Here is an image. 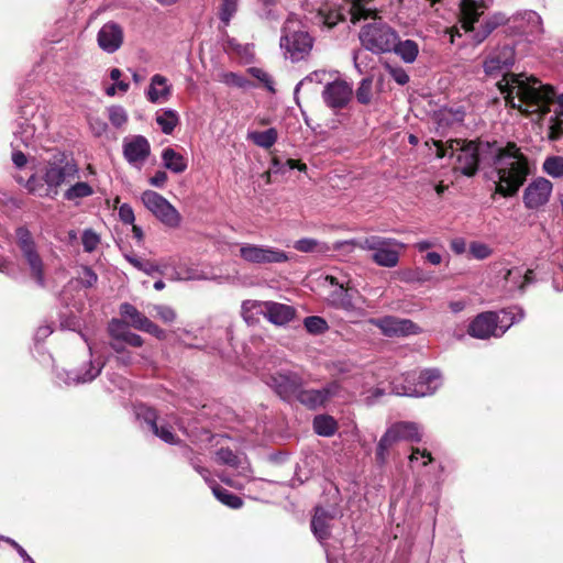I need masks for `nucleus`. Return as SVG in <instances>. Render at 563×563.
Returning <instances> with one entry per match:
<instances>
[{
  "label": "nucleus",
  "mask_w": 563,
  "mask_h": 563,
  "mask_svg": "<svg viewBox=\"0 0 563 563\" xmlns=\"http://www.w3.org/2000/svg\"><path fill=\"white\" fill-rule=\"evenodd\" d=\"M393 429H396V434L399 441H415L421 440V433L419 427L413 422H397L394 423Z\"/></svg>",
  "instance_id": "obj_38"
},
{
  "label": "nucleus",
  "mask_w": 563,
  "mask_h": 563,
  "mask_svg": "<svg viewBox=\"0 0 563 563\" xmlns=\"http://www.w3.org/2000/svg\"><path fill=\"white\" fill-rule=\"evenodd\" d=\"M104 362L100 360L90 358L87 363H85L81 367L65 372V377H59L64 380L66 385H79L92 382L97 378L102 368L104 367Z\"/></svg>",
  "instance_id": "obj_22"
},
{
  "label": "nucleus",
  "mask_w": 563,
  "mask_h": 563,
  "mask_svg": "<svg viewBox=\"0 0 563 563\" xmlns=\"http://www.w3.org/2000/svg\"><path fill=\"white\" fill-rule=\"evenodd\" d=\"M294 247L302 253H311V252H321L325 253L331 250V247L325 244L321 243L316 239L311 238H303L295 242Z\"/></svg>",
  "instance_id": "obj_40"
},
{
  "label": "nucleus",
  "mask_w": 563,
  "mask_h": 563,
  "mask_svg": "<svg viewBox=\"0 0 563 563\" xmlns=\"http://www.w3.org/2000/svg\"><path fill=\"white\" fill-rule=\"evenodd\" d=\"M249 137L257 145L264 148L272 147L277 140V132L275 129H268L262 132H252Z\"/></svg>",
  "instance_id": "obj_43"
},
{
  "label": "nucleus",
  "mask_w": 563,
  "mask_h": 563,
  "mask_svg": "<svg viewBox=\"0 0 563 563\" xmlns=\"http://www.w3.org/2000/svg\"><path fill=\"white\" fill-rule=\"evenodd\" d=\"M341 397H343V388L338 380H333L320 389L301 387L296 399L309 409H317L325 406L329 400Z\"/></svg>",
  "instance_id": "obj_14"
},
{
  "label": "nucleus",
  "mask_w": 563,
  "mask_h": 563,
  "mask_svg": "<svg viewBox=\"0 0 563 563\" xmlns=\"http://www.w3.org/2000/svg\"><path fill=\"white\" fill-rule=\"evenodd\" d=\"M155 120L164 134H172L179 123V115L173 109H165L156 113Z\"/></svg>",
  "instance_id": "obj_36"
},
{
  "label": "nucleus",
  "mask_w": 563,
  "mask_h": 563,
  "mask_svg": "<svg viewBox=\"0 0 563 563\" xmlns=\"http://www.w3.org/2000/svg\"><path fill=\"white\" fill-rule=\"evenodd\" d=\"M142 202L156 219L164 225L177 228L181 222V216L177 209L162 195L153 190H145L142 194Z\"/></svg>",
  "instance_id": "obj_10"
},
{
  "label": "nucleus",
  "mask_w": 563,
  "mask_h": 563,
  "mask_svg": "<svg viewBox=\"0 0 563 563\" xmlns=\"http://www.w3.org/2000/svg\"><path fill=\"white\" fill-rule=\"evenodd\" d=\"M356 100L362 104H368L373 97V79L365 77L361 80L355 92Z\"/></svg>",
  "instance_id": "obj_45"
},
{
  "label": "nucleus",
  "mask_w": 563,
  "mask_h": 563,
  "mask_svg": "<svg viewBox=\"0 0 563 563\" xmlns=\"http://www.w3.org/2000/svg\"><path fill=\"white\" fill-rule=\"evenodd\" d=\"M15 236L18 246L25 264L29 267L31 277L40 287L44 288L46 286L44 264L30 231L20 227L15 231Z\"/></svg>",
  "instance_id": "obj_9"
},
{
  "label": "nucleus",
  "mask_w": 563,
  "mask_h": 563,
  "mask_svg": "<svg viewBox=\"0 0 563 563\" xmlns=\"http://www.w3.org/2000/svg\"><path fill=\"white\" fill-rule=\"evenodd\" d=\"M496 283L509 296L523 294L526 287L534 282L533 269L525 265L495 264Z\"/></svg>",
  "instance_id": "obj_6"
},
{
  "label": "nucleus",
  "mask_w": 563,
  "mask_h": 563,
  "mask_svg": "<svg viewBox=\"0 0 563 563\" xmlns=\"http://www.w3.org/2000/svg\"><path fill=\"white\" fill-rule=\"evenodd\" d=\"M108 117L111 124L115 128H122L128 122V113L121 106L108 108Z\"/></svg>",
  "instance_id": "obj_48"
},
{
  "label": "nucleus",
  "mask_w": 563,
  "mask_h": 563,
  "mask_svg": "<svg viewBox=\"0 0 563 563\" xmlns=\"http://www.w3.org/2000/svg\"><path fill=\"white\" fill-rule=\"evenodd\" d=\"M525 312L519 307H512L500 312H482L468 325V334L486 340L492 336L500 338L514 323L523 319Z\"/></svg>",
  "instance_id": "obj_4"
},
{
  "label": "nucleus",
  "mask_w": 563,
  "mask_h": 563,
  "mask_svg": "<svg viewBox=\"0 0 563 563\" xmlns=\"http://www.w3.org/2000/svg\"><path fill=\"white\" fill-rule=\"evenodd\" d=\"M511 23L512 24V16L507 18L501 12H496L492 14L482 26V30L476 32L474 34V41L476 44L482 43L495 29H497L500 25Z\"/></svg>",
  "instance_id": "obj_32"
},
{
  "label": "nucleus",
  "mask_w": 563,
  "mask_h": 563,
  "mask_svg": "<svg viewBox=\"0 0 563 563\" xmlns=\"http://www.w3.org/2000/svg\"><path fill=\"white\" fill-rule=\"evenodd\" d=\"M162 161L165 168L175 174H181L187 169L188 163L184 155L172 147H166L162 152Z\"/></svg>",
  "instance_id": "obj_31"
},
{
  "label": "nucleus",
  "mask_w": 563,
  "mask_h": 563,
  "mask_svg": "<svg viewBox=\"0 0 563 563\" xmlns=\"http://www.w3.org/2000/svg\"><path fill=\"white\" fill-rule=\"evenodd\" d=\"M498 88L506 103L522 113H553L548 120V139L551 142L563 140V93L556 96L551 86L543 85L538 78L523 73L506 74L498 81Z\"/></svg>",
  "instance_id": "obj_2"
},
{
  "label": "nucleus",
  "mask_w": 563,
  "mask_h": 563,
  "mask_svg": "<svg viewBox=\"0 0 563 563\" xmlns=\"http://www.w3.org/2000/svg\"><path fill=\"white\" fill-rule=\"evenodd\" d=\"M239 255L246 263L255 265L280 264L289 260L285 251L268 245L252 243L240 244Z\"/></svg>",
  "instance_id": "obj_11"
},
{
  "label": "nucleus",
  "mask_w": 563,
  "mask_h": 563,
  "mask_svg": "<svg viewBox=\"0 0 563 563\" xmlns=\"http://www.w3.org/2000/svg\"><path fill=\"white\" fill-rule=\"evenodd\" d=\"M267 384L283 398L297 397L303 385L302 378L292 372H278L272 375Z\"/></svg>",
  "instance_id": "obj_16"
},
{
  "label": "nucleus",
  "mask_w": 563,
  "mask_h": 563,
  "mask_svg": "<svg viewBox=\"0 0 563 563\" xmlns=\"http://www.w3.org/2000/svg\"><path fill=\"white\" fill-rule=\"evenodd\" d=\"M405 63H413L418 56V44L412 40L398 41L395 43L393 49Z\"/></svg>",
  "instance_id": "obj_37"
},
{
  "label": "nucleus",
  "mask_w": 563,
  "mask_h": 563,
  "mask_svg": "<svg viewBox=\"0 0 563 563\" xmlns=\"http://www.w3.org/2000/svg\"><path fill=\"white\" fill-rule=\"evenodd\" d=\"M223 81L227 85L235 86V87H239V88H250V87H252V84L246 78H244L243 76H241V75H239L236 73H228V74H225Z\"/></svg>",
  "instance_id": "obj_59"
},
{
  "label": "nucleus",
  "mask_w": 563,
  "mask_h": 563,
  "mask_svg": "<svg viewBox=\"0 0 563 563\" xmlns=\"http://www.w3.org/2000/svg\"><path fill=\"white\" fill-rule=\"evenodd\" d=\"M434 145L437 156L455 157L454 168L465 176L475 175L479 161L492 162L494 170L490 178L496 185V192L504 197L514 196L529 174L527 158L516 144L509 143L500 147L496 143L454 139L446 142L434 141Z\"/></svg>",
  "instance_id": "obj_1"
},
{
  "label": "nucleus",
  "mask_w": 563,
  "mask_h": 563,
  "mask_svg": "<svg viewBox=\"0 0 563 563\" xmlns=\"http://www.w3.org/2000/svg\"><path fill=\"white\" fill-rule=\"evenodd\" d=\"M227 49L230 51V52H234L236 53L239 56L243 57V58H249L252 56L253 54V46L252 45H242L240 43H238L234 38H229L227 41V45H225Z\"/></svg>",
  "instance_id": "obj_53"
},
{
  "label": "nucleus",
  "mask_w": 563,
  "mask_h": 563,
  "mask_svg": "<svg viewBox=\"0 0 563 563\" xmlns=\"http://www.w3.org/2000/svg\"><path fill=\"white\" fill-rule=\"evenodd\" d=\"M553 185L543 177L534 179L523 192V203L528 209H538L544 206L552 194Z\"/></svg>",
  "instance_id": "obj_17"
},
{
  "label": "nucleus",
  "mask_w": 563,
  "mask_h": 563,
  "mask_svg": "<svg viewBox=\"0 0 563 563\" xmlns=\"http://www.w3.org/2000/svg\"><path fill=\"white\" fill-rule=\"evenodd\" d=\"M84 250L86 252H92L97 249L100 239L99 235L92 230H85L81 236Z\"/></svg>",
  "instance_id": "obj_58"
},
{
  "label": "nucleus",
  "mask_w": 563,
  "mask_h": 563,
  "mask_svg": "<svg viewBox=\"0 0 563 563\" xmlns=\"http://www.w3.org/2000/svg\"><path fill=\"white\" fill-rule=\"evenodd\" d=\"M119 218L123 223L133 224L135 220L134 211L128 203H123L119 208Z\"/></svg>",
  "instance_id": "obj_63"
},
{
  "label": "nucleus",
  "mask_w": 563,
  "mask_h": 563,
  "mask_svg": "<svg viewBox=\"0 0 563 563\" xmlns=\"http://www.w3.org/2000/svg\"><path fill=\"white\" fill-rule=\"evenodd\" d=\"M35 128L26 120L18 123L16 130L13 132V140L11 141L12 148L29 147L33 143Z\"/></svg>",
  "instance_id": "obj_30"
},
{
  "label": "nucleus",
  "mask_w": 563,
  "mask_h": 563,
  "mask_svg": "<svg viewBox=\"0 0 563 563\" xmlns=\"http://www.w3.org/2000/svg\"><path fill=\"white\" fill-rule=\"evenodd\" d=\"M298 24V20L289 16L284 24L279 43L285 57L291 62L303 60L310 54L313 46V38L308 32L297 30L296 26Z\"/></svg>",
  "instance_id": "obj_5"
},
{
  "label": "nucleus",
  "mask_w": 563,
  "mask_h": 563,
  "mask_svg": "<svg viewBox=\"0 0 563 563\" xmlns=\"http://www.w3.org/2000/svg\"><path fill=\"white\" fill-rule=\"evenodd\" d=\"M327 76L331 77V75L324 70H317V71L309 74L307 77H305L302 80H300L297 84V86L295 88V93H297L301 87L306 86L309 82H316V84L324 82L325 84L328 81Z\"/></svg>",
  "instance_id": "obj_54"
},
{
  "label": "nucleus",
  "mask_w": 563,
  "mask_h": 563,
  "mask_svg": "<svg viewBox=\"0 0 563 563\" xmlns=\"http://www.w3.org/2000/svg\"><path fill=\"white\" fill-rule=\"evenodd\" d=\"M153 310L155 311V316L165 323H172L176 319V312L169 306L155 305L153 306Z\"/></svg>",
  "instance_id": "obj_57"
},
{
  "label": "nucleus",
  "mask_w": 563,
  "mask_h": 563,
  "mask_svg": "<svg viewBox=\"0 0 563 563\" xmlns=\"http://www.w3.org/2000/svg\"><path fill=\"white\" fill-rule=\"evenodd\" d=\"M346 12L351 18V22L355 24L362 19L375 16L376 8L371 7L368 0H353Z\"/></svg>",
  "instance_id": "obj_34"
},
{
  "label": "nucleus",
  "mask_w": 563,
  "mask_h": 563,
  "mask_svg": "<svg viewBox=\"0 0 563 563\" xmlns=\"http://www.w3.org/2000/svg\"><path fill=\"white\" fill-rule=\"evenodd\" d=\"M485 5L483 2L475 0H461L460 4V22L465 32L474 30V23L478 21L484 13Z\"/></svg>",
  "instance_id": "obj_26"
},
{
  "label": "nucleus",
  "mask_w": 563,
  "mask_h": 563,
  "mask_svg": "<svg viewBox=\"0 0 563 563\" xmlns=\"http://www.w3.org/2000/svg\"><path fill=\"white\" fill-rule=\"evenodd\" d=\"M369 323L380 329L387 336L409 335L419 333V327L409 319H400L396 317H384L371 319Z\"/></svg>",
  "instance_id": "obj_19"
},
{
  "label": "nucleus",
  "mask_w": 563,
  "mask_h": 563,
  "mask_svg": "<svg viewBox=\"0 0 563 563\" xmlns=\"http://www.w3.org/2000/svg\"><path fill=\"white\" fill-rule=\"evenodd\" d=\"M25 186L31 194L37 195L38 197H51L49 189H47L35 175L29 178Z\"/></svg>",
  "instance_id": "obj_52"
},
{
  "label": "nucleus",
  "mask_w": 563,
  "mask_h": 563,
  "mask_svg": "<svg viewBox=\"0 0 563 563\" xmlns=\"http://www.w3.org/2000/svg\"><path fill=\"white\" fill-rule=\"evenodd\" d=\"M470 253L476 260H485L493 253L492 249L482 242H472L470 244Z\"/></svg>",
  "instance_id": "obj_56"
},
{
  "label": "nucleus",
  "mask_w": 563,
  "mask_h": 563,
  "mask_svg": "<svg viewBox=\"0 0 563 563\" xmlns=\"http://www.w3.org/2000/svg\"><path fill=\"white\" fill-rule=\"evenodd\" d=\"M125 260L139 271L144 272L146 275H154L159 272L156 264L150 261H142L133 255H125Z\"/></svg>",
  "instance_id": "obj_49"
},
{
  "label": "nucleus",
  "mask_w": 563,
  "mask_h": 563,
  "mask_svg": "<svg viewBox=\"0 0 563 563\" xmlns=\"http://www.w3.org/2000/svg\"><path fill=\"white\" fill-rule=\"evenodd\" d=\"M336 516L338 510L335 508L324 509L322 507H316L311 520V530L320 542L325 541L330 537L332 521Z\"/></svg>",
  "instance_id": "obj_24"
},
{
  "label": "nucleus",
  "mask_w": 563,
  "mask_h": 563,
  "mask_svg": "<svg viewBox=\"0 0 563 563\" xmlns=\"http://www.w3.org/2000/svg\"><path fill=\"white\" fill-rule=\"evenodd\" d=\"M349 280L345 286L340 285V290H334L331 294V303L338 308H342L346 311H354L357 309L356 303L352 299L350 292Z\"/></svg>",
  "instance_id": "obj_35"
},
{
  "label": "nucleus",
  "mask_w": 563,
  "mask_h": 563,
  "mask_svg": "<svg viewBox=\"0 0 563 563\" xmlns=\"http://www.w3.org/2000/svg\"><path fill=\"white\" fill-rule=\"evenodd\" d=\"M151 153L148 141L142 135H135L123 141L124 158L136 168H141Z\"/></svg>",
  "instance_id": "obj_21"
},
{
  "label": "nucleus",
  "mask_w": 563,
  "mask_h": 563,
  "mask_svg": "<svg viewBox=\"0 0 563 563\" xmlns=\"http://www.w3.org/2000/svg\"><path fill=\"white\" fill-rule=\"evenodd\" d=\"M336 428V421L331 416L320 415L313 419V430L319 435L331 437L335 433Z\"/></svg>",
  "instance_id": "obj_39"
},
{
  "label": "nucleus",
  "mask_w": 563,
  "mask_h": 563,
  "mask_svg": "<svg viewBox=\"0 0 563 563\" xmlns=\"http://www.w3.org/2000/svg\"><path fill=\"white\" fill-rule=\"evenodd\" d=\"M98 280L97 274L88 266H84L79 274V282L85 287H92Z\"/></svg>",
  "instance_id": "obj_60"
},
{
  "label": "nucleus",
  "mask_w": 563,
  "mask_h": 563,
  "mask_svg": "<svg viewBox=\"0 0 563 563\" xmlns=\"http://www.w3.org/2000/svg\"><path fill=\"white\" fill-rule=\"evenodd\" d=\"M253 312L262 313L269 322L284 325L290 322L296 314L294 307L275 301L244 300L242 302V316L246 321L253 317Z\"/></svg>",
  "instance_id": "obj_7"
},
{
  "label": "nucleus",
  "mask_w": 563,
  "mask_h": 563,
  "mask_svg": "<svg viewBox=\"0 0 563 563\" xmlns=\"http://www.w3.org/2000/svg\"><path fill=\"white\" fill-rule=\"evenodd\" d=\"M170 96L172 85L168 79L159 74L154 75L146 90L147 100L152 103H161L168 101Z\"/></svg>",
  "instance_id": "obj_28"
},
{
  "label": "nucleus",
  "mask_w": 563,
  "mask_h": 563,
  "mask_svg": "<svg viewBox=\"0 0 563 563\" xmlns=\"http://www.w3.org/2000/svg\"><path fill=\"white\" fill-rule=\"evenodd\" d=\"M121 316L126 319L131 327L135 329H140L141 324H143V320H146L147 317L142 314L133 305L129 302H124L120 306Z\"/></svg>",
  "instance_id": "obj_41"
},
{
  "label": "nucleus",
  "mask_w": 563,
  "mask_h": 563,
  "mask_svg": "<svg viewBox=\"0 0 563 563\" xmlns=\"http://www.w3.org/2000/svg\"><path fill=\"white\" fill-rule=\"evenodd\" d=\"M515 62V49L510 45H503L492 51L484 62V70L487 75H493L510 67Z\"/></svg>",
  "instance_id": "obj_23"
},
{
  "label": "nucleus",
  "mask_w": 563,
  "mask_h": 563,
  "mask_svg": "<svg viewBox=\"0 0 563 563\" xmlns=\"http://www.w3.org/2000/svg\"><path fill=\"white\" fill-rule=\"evenodd\" d=\"M442 384L441 373L435 368L422 371L415 385H394L393 393L398 396L424 397L434 394Z\"/></svg>",
  "instance_id": "obj_12"
},
{
  "label": "nucleus",
  "mask_w": 563,
  "mask_h": 563,
  "mask_svg": "<svg viewBox=\"0 0 563 563\" xmlns=\"http://www.w3.org/2000/svg\"><path fill=\"white\" fill-rule=\"evenodd\" d=\"M511 27L516 30V33L531 37L529 41L538 38L543 33L541 16L532 10L515 14Z\"/></svg>",
  "instance_id": "obj_18"
},
{
  "label": "nucleus",
  "mask_w": 563,
  "mask_h": 563,
  "mask_svg": "<svg viewBox=\"0 0 563 563\" xmlns=\"http://www.w3.org/2000/svg\"><path fill=\"white\" fill-rule=\"evenodd\" d=\"M397 40L396 31L383 22L369 23L360 32L362 45L374 53L391 52Z\"/></svg>",
  "instance_id": "obj_8"
},
{
  "label": "nucleus",
  "mask_w": 563,
  "mask_h": 563,
  "mask_svg": "<svg viewBox=\"0 0 563 563\" xmlns=\"http://www.w3.org/2000/svg\"><path fill=\"white\" fill-rule=\"evenodd\" d=\"M240 0H222L219 7V19L223 23V26L227 27L231 19L235 15L239 8Z\"/></svg>",
  "instance_id": "obj_44"
},
{
  "label": "nucleus",
  "mask_w": 563,
  "mask_h": 563,
  "mask_svg": "<svg viewBox=\"0 0 563 563\" xmlns=\"http://www.w3.org/2000/svg\"><path fill=\"white\" fill-rule=\"evenodd\" d=\"M543 169L548 175L554 178L563 177V156L547 158L543 163Z\"/></svg>",
  "instance_id": "obj_46"
},
{
  "label": "nucleus",
  "mask_w": 563,
  "mask_h": 563,
  "mask_svg": "<svg viewBox=\"0 0 563 563\" xmlns=\"http://www.w3.org/2000/svg\"><path fill=\"white\" fill-rule=\"evenodd\" d=\"M303 324L307 331L313 334L322 333L328 329L325 320L317 316L307 317Z\"/></svg>",
  "instance_id": "obj_51"
},
{
  "label": "nucleus",
  "mask_w": 563,
  "mask_h": 563,
  "mask_svg": "<svg viewBox=\"0 0 563 563\" xmlns=\"http://www.w3.org/2000/svg\"><path fill=\"white\" fill-rule=\"evenodd\" d=\"M352 96V86L339 77L331 81H327L322 90V99L331 109L345 108L351 101Z\"/></svg>",
  "instance_id": "obj_15"
},
{
  "label": "nucleus",
  "mask_w": 563,
  "mask_h": 563,
  "mask_svg": "<svg viewBox=\"0 0 563 563\" xmlns=\"http://www.w3.org/2000/svg\"><path fill=\"white\" fill-rule=\"evenodd\" d=\"M355 247L372 251V260L375 264L393 268L398 265L400 251L406 247V244L396 239L371 235L362 240L338 241L332 250L352 252Z\"/></svg>",
  "instance_id": "obj_3"
},
{
  "label": "nucleus",
  "mask_w": 563,
  "mask_h": 563,
  "mask_svg": "<svg viewBox=\"0 0 563 563\" xmlns=\"http://www.w3.org/2000/svg\"><path fill=\"white\" fill-rule=\"evenodd\" d=\"M139 330L147 332L161 340L165 338V331L161 329L157 324L152 322L148 318L146 320H143V324H141V328Z\"/></svg>",
  "instance_id": "obj_62"
},
{
  "label": "nucleus",
  "mask_w": 563,
  "mask_h": 563,
  "mask_svg": "<svg viewBox=\"0 0 563 563\" xmlns=\"http://www.w3.org/2000/svg\"><path fill=\"white\" fill-rule=\"evenodd\" d=\"M123 27L113 21L104 23L97 33L98 46L108 54L119 51L123 44Z\"/></svg>",
  "instance_id": "obj_20"
},
{
  "label": "nucleus",
  "mask_w": 563,
  "mask_h": 563,
  "mask_svg": "<svg viewBox=\"0 0 563 563\" xmlns=\"http://www.w3.org/2000/svg\"><path fill=\"white\" fill-rule=\"evenodd\" d=\"M137 417L143 418L150 430L164 442L169 444L175 443L176 437L173 433L170 427L166 424H158L156 413L153 409L145 407L140 408L137 411Z\"/></svg>",
  "instance_id": "obj_27"
},
{
  "label": "nucleus",
  "mask_w": 563,
  "mask_h": 563,
  "mask_svg": "<svg viewBox=\"0 0 563 563\" xmlns=\"http://www.w3.org/2000/svg\"><path fill=\"white\" fill-rule=\"evenodd\" d=\"M423 459L422 465H427L432 461L431 453L427 450L413 449L409 460L411 463L418 461L419 459Z\"/></svg>",
  "instance_id": "obj_64"
},
{
  "label": "nucleus",
  "mask_w": 563,
  "mask_h": 563,
  "mask_svg": "<svg viewBox=\"0 0 563 563\" xmlns=\"http://www.w3.org/2000/svg\"><path fill=\"white\" fill-rule=\"evenodd\" d=\"M129 331V327L122 320L113 319L109 323V332L113 340L121 341Z\"/></svg>",
  "instance_id": "obj_55"
},
{
  "label": "nucleus",
  "mask_w": 563,
  "mask_h": 563,
  "mask_svg": "<svg viewBox=\"0 0 563 563\" xmlns=\"http://www.w3.org/2000/svg\"><path fill=\"white\" fill-rule=\"evenodd\" d=\"M78 169L75 164L60 156L47 163L43 174V180L46 188L49 189L51 198L57 195V188L64 184L67 178L75 177Z\"/></svg>",
  "instance_id": "obj_13"
},
{
  "label": "nucleus",
  "mask_w": 563,
  "mask_h": 563,
  "mask_svg": "<svg viewBox=\"0 0 563 563\" xmlns=\"http://www.w3.org/2000/svg\"><path fill=\"white\" fill-rule=\"evenodd\" d=\"M216 456L219 463L236 468L241 475H246L250 472V464L246 457L235 454L230 449L221 448L217 451Z\"/></svg>",
  "instance_id": "obj_29"
},
{
  "label": "nucleus",
  "mask_w": 563,
  "mask_h": 563,
  "mask_svg": "<svg viewBox=\"0 0 563 563\" xmlns=\"http://www.w3.org/2000/svg\"><path fill=\"white\" fill-rule=\"evenodd\" d=\"M93 194L92 187L85 181H78L70 186L64 194V198L69 201L89 197Z\"/></svg>",
  "instance_id": "obj_42"
},
{
  "label": "nucleus",
  "mask_w": 563,
  "mask_h": 563,
  "mask_svg": "<svg viewBox=\"0 0 563 563\" xmlns=\"http://www.w3.org/2000/svg\"><path fill=\"white\" fill-rule=\"evenodd\" d=\"M249 73L254 78H256L261 82H263L268 90H271V91L274 90V88H273L274 82H273L271 76L265 70H263L262 68H257V67H251V68H249Z\"/></svg>",
  "instance_id": "obj_61"
},
{
  "label": "nucleus",
  "mask_w": 563,
  "mask_h": 563,
  "mask_svg": "<svg viewBox=\"0 0 563 563\" xmlns=\"http://www.w3.org/2000/svg\"><path fill=\"white\" fill-rule=\"evenodd\" d=\"M284 167H287L288 169L297 168L300 172H306V169H307L306 164L295 161L292 158L286 159L285 163L280 162L278 158L273 159V164H272L273 173H283Z\"/></svg>",
  "instance_id": "obj_50"
},
{
  "label": "nucleus",
  "mask_w": 563,
  "mask_h": 563,
  "mask_svg": "<svg viewBox=\"0 0 563 563\" xmlns=\"http://www.w3.org/2000/svg\"><path fill=\"white\" fill-rule=\"evenodd\" d=\"M320 21L329 29L338 24L339 21L344 19V12L341 8L328 9L319 11Z\"/></svg>",
  "instance_id": "obj_47"
},
{
  "label": "nucleus",
  "mask_w": 563,
  "mask_h": 563,
  "mask_svg": "<svg viewBox=\"0 0 563 563\" xmlns=\"http://www.w3.org/2000/svg\"><path fill=\"white\" fill-rule=\"evenodd\" d=\"M191 465L194 466V468L203 477V479L210 484H213V485H210L211 488H212V492H213V495L216 496V498L221 501L223 505L232 508V509H238L240 507H242L243 505V501L242 499L236 496L235 494H232L230 493L229 490L216 485L212 481L209 479V471L206 468V467H202L201 465L195 463L194 461L191 462Z\"/></svg>",
  "instance_id": "obj_25"
},
{
  "label": "nucleus",
  "mask_w": 563,
  "mask_h": 563,
  "mask_svg": "<svg viewBox=\"0 0 563 563\" xmlns=\"http://www.w3.org/2000/svg\"><path fill=\"white\" fill-rule=\"evenodd\" d=\"M398 442L399 440L396 434V429H393L390 426L380 438L376 448V461L378 464L384 465L387 462L390 448Z\"/></svg>",
  "instance_id": "obj_33"
}]
</instances>
